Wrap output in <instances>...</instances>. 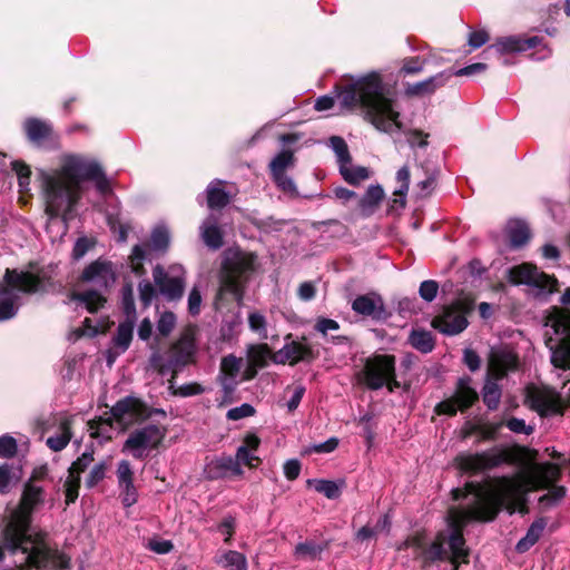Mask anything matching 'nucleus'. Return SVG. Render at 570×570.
I'll use <instances>...</instances> for the list:
<instances>
[{
    "label": "nucleus",
    "mask_w": 570,
    "mask_h": 570,
    "mask_svg": "<svg viewBox=\"0 0 570 570\" xmlns=\"http://www.w3.org/2000/svg\"><path fill=\"white\" fill-rule=\"evenodd\" d=\"M561 478L560 468L550 462L534 463L524 474L494 476L484 482H469L464 489L452 490L454 500L471 495L466 508H450L448 523L450 534L439 532L434 541L428 543L423 532L409 535L397 547V551L411 549L415 559L423 562L449 559L458 569L460 563L469 562V549L465 547L463 528L470 521L489 522L497 518L501 509L509 513L522 511L525 494L532 490L548 489L539 500L543 507L559 502L566 495V488L556 485Z\"/></svg>",
    "instance_id": "nucleus-1"
},
{
    "label": "nucleus",
    "mask_w": 570,
    "mask_h": 570,
    "mask_svg": "<svg viewBox=\"0 0 570 570\" xmlns=\"http://www.w3.org/2000/svg\"><path fill=\"white\" fill-rule=\"evenodd\" d=\"M45 213L50 218L68 223L75 217L77 205L86 190L85 183L94 181L97 190L105 195L110 184L100 164L88 156L67 154L57 167L38 171Z\"/></svg>",
    "instance_id": "nucleus-2"
},
{
    "label": "nucleus",
    "mask_w": 570,
    "mask_h": 570,
    "mask_svg": "<svg viewBox=\"0 0 570 570\" xmlns=\"http://www.w3.org/2000/svg\"><path fill=\"white\" fill-rule=\"evenodd\" d=\"M43 500V489L32 482H27L19 507L10 514L2 531L0 543V561L6 552L21 551L26 554V563L13 570H65L70 567V558L48 546L46 534L31 532V513Z\"/></svg>",
    "instance_id": "nucleus-3"
},
{
    "label": "nucleus",
    "mask_w": 570,
    "mask_h": 570,
    "mask_svg": "<svg viewBox=\"0 0 570 570\" xmlns=\"http://www.w3.org/2000/svg\"><path fill=\"white\" fill-rule=\"evenodd\" d=\"M337 99L346 109H358L365 120L377 130L391 134L402 129L400 112L390 97V88L381 75L370 72L363 77L351 78L337 86Z\"/></svg>",
    "instance_id": "nucleus-4"
},
{
    "label": "nucleus",
    "mask_w": 570,
    "mask_h": 570,
    "mask_svg": "<svg viewBox=\"0 0 570 570\" xmlns=\"http://www.w3.org/2000/svg\"><path fill=\"white\" fill-rule=\"evenodd\" d=\"M257 269V256L239 249H228L222 264L219 288L215 298L216 309H223L229 302L242 303L245 286Z\"/></svg>",
    "instance_id": "nucleus-5"
},
{
    "label": "nucleus",
    "mask_w": 570,
    "mask_h": 570,
    "mask_svg": "<svg viewBox=\"0 0 570 570\" xmlns=\"http://www.w3.org/2000/svg\"><path fill=\"white\" fill-rule=\"evenodd\" d=\"M45 277L39 273L7 268L0 286V322L14 317L20 307L18 292L33 294L41 289Z\"/></svg>",
    "instance_id": "nucleus-6"
},
{
    "label": "nucleus",
    "mask_w": 570,
    "mask_h": 570,
    "mask_svg": "<svg viewBox=\"0 0 570 570\" xmlns=\"http://www.w3.org/2000/svg\"><path fill=\"white\" fill-rule=\"evenodd\" d=\"M523 448H493L488 451L463 452L455 456V466L463 473L478 474L495 469L504 463L512 464L520 460Z\"/></svg>",
    "instance_id": "nucleus-7"
},
{
    "label": "nucleus",
    "mask_w": 570,
    "mask_h": 570,
    "mask_svg": "<svg viewBox=\"0 0 570 570\" xmlns=\"http://www.w3.org/2000/svg\"><path fill=\"white\" fill-rule=\"evenodd\" d=\"M168 430L164 424L149 423L132 431L124 443L122 452L142 460L157 450L166 438Z\"/></svg>",
    "instance_id": "nucleus-8"
},
{
    "label": "nucleus",
    "mask_w": 570,
    "mask_h": 570,
    "mask_svg": "<svg viewBox=\"0 0 570 570\" xmlns=\"http://www.w3.org/2000/svg\"><path fill=\"white\" fill-rule=\"evenodd\" d=\"M362 382L372 390H380L384 386L390 392L399 389L395 380V357L392 355H376L368 358L361 373Z\"/></svg>",
    "instance_id": "nucleus-9"
},
{
    "label": "nucleus",
    "mask_w": 570,
    "mask_h": 570,
    "mask_svg": "<svg viewBox=\"0 0 570 570\" xmlns=\"http://www.w3.org/2000/svg\"><path fill=\"white\" fill-rule=\"evenodd\" d=\"M554 330V338H549L547 344L551 351V362L556 367H570V311H557L551 320Z\"/></svg>",
    "instance_id": "nucleus-10"
},
{
    "label": "nucleus",
    "mask_w": 570,
    "mask_h": 570,
    "mask_svg": "<svg viewBox=\"0 0 570 570\" xmlns=\"http://www.w3.org/2000/svg\"><path fill=\"white\" fill-rule=\"evenodd\" d=\"M519 358L509 346L492 348L489 355L488 380L482 392H499L498 382L504 379L509 372L518 368Z\"/></svg>",
    "instance_id": "nucleus-11"
},
{
    "label": "nucleus",
    "mask_w": 570,
    "mask_h": 570,
    "mask_svg": "<svg viewBox=\"0 0 570 570\" xmlns=\"http://www.w3.org/2000/svg\"><path fill=\"white\" fill-rule=\"evenodd\" d=\"M508 279L513 285H527L538 291V294H551L558 288L556 277L546 274L530 263H522L508 269Z\"/></svg>",
    "instance_id": "nucleus-12"
},
{
    "label": "nucleus",
    "mask_w": 570,
    "mask_h": 570,
    "mask_svg": "<svg viewBox=\"0 0 570 570\" xmlns=\"http://www.w3.org/2000/svg\"><path fill=\"white\" fill-rule=\"evenodd\" d=\"M112 419L122 428L151 417L154 414L166 416L161 410H151L137 397L128 395L111 409Z\"/></svg>",
    "instance_id": "nucleus-13"
},
{
    "label": "nucleus",
    "mask_w": 570,
    "mask_h": 570,
    "mask_svg": "<svg viewBox=\"0 0 570 570\" xmlns=\"http://www.w3.org/2000/svg\"><path fill=\"white\" fill-rule=\"evenodd\" d=\"M470 306L455 303L443 308L442 313L432 320V326L446 335H456L468 326L466 314Z\"/></svg>",
    "instance_id": "nucleus-14"
},
{
    "label": "nucleus",
    "mask_w": 570,
    "mask_h": 570,
    "mask_svg": "<svg viewBox=\"0 0 570 570\" xmlns=\"http://www.w3.org/2000/svg\"><path fill=\"white\" fill-rule=\"evenodd\" d=\"M195 353V333L191 328H187L166 353L168 367L176 371V368L191 363L194 361Z\"/></svg>",
    "instance_id": "nucleus-15"
},
{
    "label": "nucleus",
    "mask_w": 570,
    "mask_h": 570,
    "mask_svg": "<svg viewBox=\"0 0 570 570\" xmlns=\"http://www.w3.org/2000/svg\"><path fill=\"white\" fill-rule=\"evenodd\" d=\"M153 276L159 291L168 299H178L183 296L185 288L184 271L180 266L171 267L166 273L163 267L156 266Z\"/></svg>",
    "instance_id": "nucleus-16"
},
{
    "label": "nucleus",
    "mask_w": 570,
    "mask_h": 570,
    "mask_svg": "<svg viewBox=\"0 0 570 570\" xmlns=\"http://www.w3.org/2000/svg\"><path fill=\"white\" fill-rule=\"evenodd\" d=\"M314 358V353L305 338L294 340L291 334L285 337L284 346L273 355V362L281 364H296Z\"/></svg>",
    "instance_id": "nucleus-17"
},
{
    "label": "nucleus",
    "mask_w": 570,
    "mask_h": 570,
    "mask_svg": "<svg viewBox=\"0 0 570 570\" xmlns=\"http://www.w3.org/2000/svg\"><path fill=\"white\" fill-rule=\"evenodd\" d=\"M525 403L541 416L562 414L570 406V394H527Z\"/></svg>",
    "instance_id": "nucleus-18"
},
{
    "label": "nucleus",
    "mask_w": 570,
    "mask_h": 570,
    "mask_svg": "<svg viewBox=\"0 0 570 570\" xmlns=\"http://www.w3.org/2000/svg\"><path fill=\"white\" fill-rule=\"evenodd\" d=\"M81 278L98 288H107L115 283L116 274L110 262L97 259L83 269Z\"/></svg>",
    "instance_id": "nucleus-19"
},
{
    "label": "nucleus",
    "mask_w": 570,
    "mask_h": 570,
    "mask_svg": "<svg viewBox=\"0 0 570 570\" xmlns=\"http://www.w3.org/2000/svg\"><path fill=\"white\" fill-rule=\"evenodd\" d=\"M352 309L356 314L375 321L386 320L387 317L383 299L375 293L358 295L352 303Z\"/></svg>",
    "instance_id": "nucleus-20"
},
{
    "label": "nucleus",
    "mask_w": 570,
    "mask_h": 570,
    "mask_svg": "<svg viewBox=\"0 0 570 570\" xmlns=\"http://www.w3.org/2000/svg\"><path fill=\"white\" fill-rule=\"evenodd\" d=\"M274 353L267 344H253L247 348V361L244 370L243 379L252 380L257 370L267 365L268 361H273Z\"/></svg>",
    "instance_id": "nucleus-21"
},
{
    "label": "nucleus",
    "mask_w": 570,
    "mask_h": 570,
    "mask_svg": "<svg viewBox=\"0 0 570 570\" xmlns=\"http://www.w3.org/2000/svg\"><path fill=\"white\" fill-rule=\"evenodd\" d=\"M542 38L538 36L522 37L509 36L499 38L491 48L499 53L522 52L541 46Z\"/></svg>",
    "instance_id": "nucleus-22"
},
{
    "label": "nucleus",
    "mask_w": 570,
    "mask_h": 570,
    "mask_svg": "<svg viewBox=\"0 0 570 570\" xmlns=\"http://www.w3.org/2000/svg\"><path fill=\"white\" fill-rule=\"evenodd\" d=\"M246 363L234 355H227L222 360L220 372L223 375L224 392H232L233 384L242 381Z\"/></svg>",
    "instance_id": "nucleus-23"
},
{
    "label": "nucleus",
    "mask_w": 570,
    "mask_h": 570,
    "mask_svg": "<svg viewBox=\"0 0 570 570\" xmlns=\"http://www.w3.org/2000/svg\"><path fill=\"white\" fill-rule=\"evenodd\" d=\"M206 471L209 479H222L227 475L242 476L244 473L239 461L232 455H222L213 460L208 463Z\"/></svg>",
    "instance_id": "nucleus-24"
},
{
    "label": "nucleus",
    "mask_w": 570,
    "mask_h": 570,
    "mask_svg": "<svg viewBox=\"0 0 570 570\" xmlns=\"http://www.w3.org/2000/svg\"><path fill=\"white\" fill-rule=\"evenodd\" d=\"M259 444L261 439L256 434L248 433L244 436L243 443L237 449L235 455V459L239 461L240 466L244 464L249 469H255L261 464L262 460L256 455Z\"/></svg>",
    "instance_id": "nucleus-25"
},
{
    "label": "nucleus",
    "mask_w": 570,
    "mask_h": 570,
    "mask_svg": "<svg viewBox=\"0 0 570 570\" xmlns=\"http://www.w3.org/2000/svg\"><path fill=\"white\" fill-rule=\"evenodd\" d=\"M218 215L209 214L199 227L200 237L210 249H219L224 245L223 232L219 227Z\"/></svg>",
    "instance_id": "nucleus-26"
},
{
    "label": "nucleus",
    "mask_w": 570,
    "mask_h": 570,
    "mask_svg": "<svg viewBox=\"0 0 570 570\" xmlns=\"http://www.w3.org/2000/svg\"><path fill=\"white\" fill-rule=\"evenodd\" d=\"M451 78V71H442L432 76L423 81L415 83H407L405 94L407 96H425L433 94L438 88L444 86Z\"/></svg>",
    "instance_id": "nucleus-27"
},
{
    "label": "nucleus",
    "mask_w": 570,
    "mask_h": 570,
    "mask_svg": "<svg viewBox=\"0 0 570 570\" xmlns=\"http://www.w3.org/2000/svg\"><path fill=\"white\" fill-rule=\"evenodd\" d=\"M479 394H452V396L435 407L438 414L454 415L458 411H464L472 406Z\"/></svg>",
    "instance_id": "nucleus-28"
},
{
    "label": "nucleus",
    "mask_w": 570,
    "mask_h": 570,
    "mask_svg": "<svg viewBox=\"0 0 570 570\" xmlns=\"http://www.w3.org/2000/svg\"><path fill=\"white\" fill-rule=\"evenodd\" d=\"M396 183L399 186L395 188L393 193L394 198L392 199L390 205L391 210L403 208L406 204L405 196L407 194L410 185V170L407 166H403L397 170Z\"/></svg>",
    "instance_id": "nucleus-29"
},
{
    "label": "nucleus",
    "mask_w": 570,
    "mask_h": 570,
    "mask_svg": "<svg viewBox=\"0 0 570 570\" xmlns=\"http://www.w3.org/2000/svg\"><path fill=\"white\" fill-rule=\"evenodd\" d=\"M24 129L28 138L38 146L43 145L52 132L50 124L39 119H28Z\"/></svg>",
    "instance_id": "nucleus-30"
},
{
    "label": "nucleus",
    "mask_w": 570,
    "mask_h": 570,
    "mask_svg": "<svg viewBox=\"0 0 570 570\" xmlns=\"http://www.w3.org/2000/svg\"><path fill=\"white\" fill-rule=\"evenodd\" d=\"M547 524L548 522L544 518H539L535 521H533L532 524L529 527L527 534L517 543V551L520 553H524L531 547H533L541 538Z\"/></svg>",
    "instance_id": "nucleus-31"
},
{
    "label": "nucleus",
    "mask_w": 570,
    "mask_h": 570,
    "mask_svg": "<svg viewBox=\"0 0 570 570\" xmlns=\"http://www.w3.org/2000/svg\"><path fill=\"white\" fill-rule=\"evenodd\" d=\"M503 423H466L463 428V438L479 434L481 441H493Z\"/></svg>",
    "instance_id": "nucleus-32"
},
{
    "label": "nucleus",
    "mask_w": 570,
    "mask_h": 570,
    "mask_svg": "<svg viewBox=\"0 0 570 570\" xmlns=\"http://www.w3.org/2000/svg\"><path fill=\"white\" fill-rule=\"evenodd\" d=\"M71 439L70 420L61 416L59 421V429L56 435L47 439V445L55 452L65 449Z\"/></svg>",
    "instance_id": "nucleus-33"
},
{
    "label": "nucleus",
    "mask_w": 570,
    "mask_h": 570,
    "mask_svg": "<svg viewBox=\"0 0 570 570\" xmlns=\"http://www.w3.org/2000/svg\"><path fill=\"white\" fill-rule=\"evenodd\" d=\"M384 197V190L380 185L370 186L365 195L358 199V206L364 216H370Z\"/></svg>",
    "instance_id": "nucleus-34"
},
{
    "label": "nucleus",
    "mask_w": 570,
    "mask_h": 570,
    "mask_svg": "<svg viewBox=\"0 0 570 570\" xmlns=\"http://www.w3.org/2000/svg\"><path fill=\"white\" fill-rule=\"evenodd\" d=\"M216 563L227 570H247L246 557L235 550H227L216 557Z\"/></svg>",
    "instance_id": "nucleus-35"
},
{
    "label": "nucleus",
    "mask_w": 570,
    "mask_h": 570,
    "mask_svg": "<svg viewBox=\"0 0 570 570\" xmlns=\"http://www.w3.org/2000/svg\"><path fill=\"white\" fill-rule=\"evenodd\" d=\"M135 323L136 320L125 318L117 328V333L114 337V344L121 352H125L131 343Z\"/></svg>",
    "instance_id": "nucleus-36"
},
{
    "label": "nucleus",
    "mask_w": 570,
    "mask_h": 570,
    "mask_svg": "<svg viewBox=\"0 0 570 570\" xmlns=\"http://www.w3.org/2000/svg\"><path fill=\"white\" fill-rule=\"evenodd\" d=\"M90 436L99 439L101 442L112 439L114 428L110 419L99 417L88 423Z\"/></svg>",
    "instance_id": "nucleus-37"
},
{
    "label": "nucleus",
    "mask_w": 570,
    "mask_h": 570,
    "mask_svg": "<svg viewBox=\"0 0 570 570\" xmlns=\"http://www.w3.org/2000/svg\"><path fill=\"white\" fill-rule=\"evenodd\" d=\"M207 205L210 209L222 208L229 202L227 193L222 187V183H210L206 189Z\"/></svg>",
    "instance_id": "nucleus-38"
},
{
    "label": "nucleus",
    "mask_w": 570,
    "mask_h": 570,
    "mask_svg": "<svg viewBox=\"0 0 570 570\" xmlns=\"http://www.w3.org/2000/svg\"><path fill=\"white\" fill-rule=\"evenodd\" d=\"M86 306L88 312L95 313L106 303V298L98 291H83L76 293L72 297Z\"/></svg>",
    "instance_id": "nucleus-39"
},
{
    "label": "nucleus",
    "mask_w": 570,
    "mask_h": 570,
    "mask_svg": "<svg viewBox=\"0 0 570 570\" xmlns=\"http://www.w3.org/2000/svg\"><path fill=\"white\" fill-rule=\"evenodd\" d=\"M340 173L343 178L352 185H356L367 179L370 176L368 169L366 167L353 166L351 161L343 164L340 168Z\"/></svg>",
    "instance_id": "nucleus-40"
},
{
    "label": "nucleus",
    "mask_w": 570,
    "mask_h": 570,
    "mask_svg": "<svg viewBox=\"0 0 570 570\" xmlns=\"http://www.w3.org/2000/svg\"><path fill=\"white\" fill-rule=\"evenodd\" d=\"M411 345L422 353H429L434 347V341L431 332L414 330L410 335Z\"/></svg>",
    "instance_id": "nucleus-41"
},
{
    "label": "nucleus",
    "mask_w": 570,
    "mask_h": 570,
    "mask_svg": "<svg viewBox=\"0 0 570 570\" xmlns=\"http://www.w3.org/2000/svg\"><path fill=\"white\" fill-rule=\"evenodd\" d=\"M508 233L510 243L513 247H520L524 245L530 237L528 226L521 222L510 223Z\"/></svg>",
    "instance_id": "nucleus-42"
},
{
    "label": "nucleus",
    "mask_w": 570,
    "mask_h": 570,
    "mask_svg": "<svg viewBox=\"0 0 570 570\" xmlns=\"http://www.w3.org/2000/svg\"><path fill=\"white\" fill-rule=\"evenodd\" d=\"M21 468L14 469L13 466L4 463L0 465V493H8L10 483L12 481L18 482L21 479Z\"/></svg>",
    "instance_id": "nucleus-43"
},
{
    "label": "nucleus",
    "mask_w": 570,
    "mask_h": 570,
    "mask_svg": "<svg viewBox=\"0 0 570 570\" xmlns=\"http://www.w3.org/2000/svg\"><path fill=\"white\" fill-rule=\"evenodd\" d=\"M295 163V158L292 151L283 150L281 151L274 159L271 161V173L279 174L285 173V170L289 167H293Z\"/></svg>",
    "instance_id": "nucleus-44"
},
{
    "label": "nucleus",
    "mask_w": 570,
    "mask_h": 570,
    "mask_svg": "<svg viewBox=\"0 0 570 570\" xmlns=\"http://www.w3.org/2000/svg\"><path fill=\"white\" fill-rule=\"evenodd\" d=\"M248 326L261 340L268 337L266 317L259 312H252L248 315Z\"/></svg>",
    "instance_id": "nucleus-45"
},
{
    "label": "nucleus",
    "mask_w": 570,
    "mask_h": 570,
    "mask_svg": "<svg viewBox=\"0 0 570 570\" xmlns=\"http://www.w3.org/2000/svg\"><path fill=\"white\" fill-rule=\"evenodd\" d=\"M330 146L334 150L338 166L341 167L343 164H347L352 161L347 145L342 137L333 136L330 138Z\"/></svg>",
    "instance_id": "nucleus-46"
},
{
    "label": "nucleus",
    "mask_w": 570,
    "mask_h": 570,
    "mask_svg": "<svg viewBox=\"0 0 570 570\" xmlns=\"http://www.w3.org/2000/svg\"><path fill=\"white\" fill-rule=\"evenodd\" d=\"M307 483L314 485L318 493H323L327 499H336L340 497V488L334 481L330 480H308Z\"/></svg>",
    "instance_id": "nucleus-47"
},
{
    "label": "nucleus",
    "mask_w": 570,
    "mask_h": 570,
    "mask_svg": "<svg viewBox=\"0 0 570 570\" xmlns=\"http://www.w3.org/2000/svg\"><path fill=\"white\" fill-rule=\"evenodd\" d=\"M121 306L126 318L137 320L131 285H126L121 289Z\"/></svg>",
    "instance_id": "nucleus-48"
},
{
    "label": "nucleus",
    "mask_w": 570,
    "mask_h": 570,
    "mask_svg": "<svg viewBox=\"0 0 570 570\" xmlns=\"http://www.w3.org/2000/svg\"><path fill=\"white\" fill-rule=\"evenodd\" d=\"M322 552V547L312 542H301L295 547L294 554L297 559H315Z\"/></svg>",
    "instance_id": "nucleus-49"
},
{
    "label": "nucleus",
    "mask_w": 570,
    "mask_h": 570,
    "mask_svg": "<svg viewBox=\"0 0 570 570\" xmlns=\"http://www.w3.org/2000/svg\"><path fill=\"white\" fill-rule=\"evenodd\" d=\"M65 497L66 504L69 505L73 503L79 495L80 488V476L68 473V476L65 481Z\"/></svg>",
    "instance_id": "nucleus-50"
},
{
    "label": "nucleus",
    "mask_w": 570,
    "mask_h": 570,
    "mask_svg": "<svg viewBox=\"0 0 570 570\" xmlns=\"http://www.w3.org/2000/svg\"><path fill=\"white\" fill-rule=\"evenodd\" d=\"M146 248L145 246L137 245L132 249V254L130 256V267L132 273L136 275L144 274V265L142 262L146 259Z\"/></svg>",
    "instance_id": "nucleus-51"
},
{
    "label": "nucleus",
    "mask_w": 570,
    "mask_h": 570,
    "mask_svg": "<svg viewBox=\"0 0 570 570\" xmlns=\"http://www.w3.org/2000/svg\"><path fill=\"white\" fill-rule=\"evenodd\" d=\"M169 244V234L165 227H157L154 229L150 237V245L156 250H164Z\"/></svg>",
    "instance_id": "nucleus-52"
},
{
    "label": "nucleus",
    "mask_w": 570,
    "mask_h": 570,
    "mask_svg": "<svg viewBox=\"0 0 570 570\" xmlns=\"http://www.w3.org/2000/svg\"><path fill=\"white\" fill-rule=\"evenodd\" d=\"M176 325V316L173 312H164L157 323V330L160 335L167 336Z\"/></svg>",
    "instance_id": "nucleus-53"
},
{
    "label": "nucleus",
    "mask_w": 570,
    "mask_h": 570,
    "mask_svg": "<svg viewBox=\"0 0 570 570\" xmlns=\"http://www.w3.org/2000/svg\"><path fill=\"white\" fill-rule=\"evenodd\" d=\"M17 450L18 444L14 438L8 434L0 436V458H12Z\"/></svg>",
    "instance_id": "nucleus-54"
},
{
    "label": "nucleus",
    "mask_w": 570,
    "mask_h": 570,
    "mask_svg": "<svg viewBox=\"0 0 570 570\" xmlns=\"http://www.w3.org/2000/svg\"><path fill=\"white\" fill-rule=\"evenodd\" d=\"M116 473H117L119 487H124V484L134 482V472H132V469L128 461H126V460L120 461L118 463Z\"/></svg>",
    "instance_id": "nucleus-55"
},
{
    "label": "nucleus",
    "mask_w": 570,
    "mask_h": 570,
    "mask_svg": "<svg viewBox=\"0 0 570 570\" xmlns=\"http://www.w3.org/2000/svg\"><path fill=\"white\" fill-rule=\"evenodd\" d=\"M438 291L439 284L435 281L429 279L421 283L419 294L424 301L432 302L436 297Z\"/></svg>",
    "instance_id": "nucleus-56"
},
{
    "label": "nucleus",
    "mask_w": 570,
    "mask_h": 570,
    "mask_svg": "<svg viewBox=\"0 0 570 570\" xmlns=\"http://www.w3.org/2000/svg\"><path fill=\"white\" fill-rule=\"evenodd\" d=\"M274 181L277 187L281 188L284 193L294 195L296 194V186L291 177L286 175V173L272 174Z\"/></svg>",
    "instance_id": "nucleus-57"
},
{
    "label": "nucleus",
    "mask_w": 570,
    "mask_h": 570,
    "mask_svg": "<svg viewBox=\"0 0 570 570\" xmlns=\"http://www.w3.org/2000/svg\"><path fill=\"white\" fill-rule=\"evenodd\" d=\"M92 461V453H83L80 458L77 459V461L71 464L68 473L80 476V474L91 464Z\"/></svg>",
    "instance_id": "nucleus-58"
},
{
    "label": "nucleus",
    "mask_w": 570,
    "mask_h": 570,
    "mask_svg": "<svg viewBox=\"0 0 570 570\" xmlns=\"http://www.w3.org/2000/svg\"><path fill=\"white\" fill-rule=\"evenodd\" d=\"M255 413L254 407L250 404L244 403L240 406H236L230 409L226 416L228 420L238 421L240 419H245L252 416Z\"/></svg>",
    "instance_id": "nucleus-59"
},
{
    "label": "nucleus",
    "mask_w": 570,
    "mask_h": 570,
    "mask_svg": "<svg viewBox=\"0 0 570 570\" xmlns=\"http://www.w3.org/2000/svg\"><path fill=\"white\" fill-rule=\"evenodd\" d=\"M424 61L420 60L419 57L406 58L403 61L401 72L405 75H416L423 70Z\"/></svg>",
    "instance_id": "nucleus-60"
},
{
    "label": "nucleus",
    "mask_w": 570,
    "mask_h": 570,
    "mask_svg": "<svg viewBox=\"0 0 570 570\" xmlns=\"http://www.w3.org/2000/svg\"><path fill=\"white\" fill-rule=\"evenodd\" d=\"M121 489V500L125 507H131L137 502L138 493L134 482L119 487Z\"/></svg>",
    "instance_id": "nucleus-61"
},
{
    "label": "nucleus",
    "mask_w": 570,
    "mask_h": 570,
    "mask_svg": "<svg viewBox=\"0 0 570 570\" xmlns=\"http://www.w3.org/2000/svg\"><path fill=\"white\" fill-rule=\"evenodd\" d=\"M235 518L228 515L223 519V521L218 524V530L225 535V543L229 544L232 537L235 533Z\"/></svg>",
    "instance_id": "nucleus-62"
},
{
    "label": "nucleus",
    "mask_w": 570,
    "mask_h": 570,
    "mask_svg": "<svg viewBox=\"0 0 570 570\" xmlns=\"http://www.w3.org/2000/svg\"><path fill=\"white\" fill-rule=\"evenodd\" d=\"M507 428L514 432V433H523V434H531L533 432V428L530 425H527L524 420L511 417L504 423Z\"/></svg>",
    "instance_id": "nucleus-63"
},
{
    "label": "nucleus",
    "mask_w": 570,
    "mask_h": 570,
    "mask_svg": "<svg viewBox=\"0 0 570 570\" xmlns=\"http://www.w3.org/2000/svg\"><path fill=\"white\" fill-rule=\"evenodd\" d=\"M202 295L200 292L194 287L188 295V312L190 315L196 316L200 313Z\"/></svg>",
    "instance_id": "nucleus-64"
}]
</instances>
